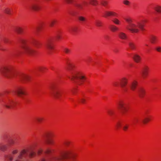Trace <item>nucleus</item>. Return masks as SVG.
Wrapping results in <instances>:
<instances>
[{"label":"nucleus","instance_id":"obj_1","mask_svg":"<svg viewBox=\"0 0 161 161\" xmlns=\"http://www.w3.org/2000/svg\"><path fill=\"white\" fill-rule=\"evenodd\" d=\"M125 21L128 23L126 29L131 33H138L140 30L143 31L145 23L147 22L146 19L142 20L141 22L135 21L133 22L132 18L130 17L125 19Z\"/></svg>","mask_w":161,"mask_h":161},{"label":"nucleus","instance_id":"obj_2","mask_svg":"<svg viewBox=\"0 0 161 161\" xmlns=\"http://www.w3.org/2000/svg\"><path fill=\"white\" fill-rule=\"evenodd\" d=\"M74 66L71 64L68 65V68L70 71L71 75L69 78L73 81L80 80V84H82L86 80L85 75L81 72L74 69Z\"/></svg>","mask_w":161,"mask_h":161},{"label":"nucleus","instance_id":"obj_3","mask_svg":"<svg viewBox=\"0 0 161 161\" xmlns=\"http://www.w3.org/2000/svg\"><path fill=\"white\" fill-rule=\"evenodd\" d=\"M72 153V151L71 150H67L58 156L54 157L51 161H61L62 159L66 158L71 155Z\"/></svg>","mask_w":161,"mask_h":161},{"label":"nucleus","instance_id":"obj_4","mask_svg":"<svg viewBox=\"0 0 161 161\" xmlns=\"http://www.w3.org/2000/svg\"><path fill=\"white\" fill-rule=\"evenodd\" d=\"M28 150L24 149L22 150L20 152L17 158L15 161H22L27 156Z\"/></svg>","mask_w":161,"mask_h":161},{"label":"nucleus","instance_id":"obj_5","mask_svg":"<svg viewBox=\"0 0 161 161\" xmlns=\"http://www.w3.org/2000/svg\"><path fill=\"white\" fill-rule=\"evenodd\" d=\"M1 74L3 75L6 76L9 73H12L11 68L9 66H4L1 68L0 70Z\"/></svg>","mask_w":161,"mask_h":161},{"label":"nucleus","instance_id":"obj_6","mask_svg":"<svg viewBox=\"0 0 161 161\" xmlns=\"http://www.w3.org/2000/svg\"><path fill=\"white\" fill-rule=\"evenodd\" d=\"M118 108L120 111L123 113L126 112L127 110L125 103L122 101H120L118 103Z\"/></svg>","mask_w":161,"mask_h":161},{"label":"nucleus","instance_id":"obj_7","mask_svg":"<svg viewBox=\"0 0 161 161\" xmlns=\"http://www.w3.org/2000/svg\"><path fill=\"white\" fill-rule=\"evenodd\" d=\"M15 103L11 99L6 100L4 103V106L7 108L10 109L14 106Z\"/></svg>","mask_w":161,"mask_h":161},{"label":"nucleus","instance_id":"obj_8","mask_svg":"<svg viewBox=\"0 0 161 161\" xmlns=\"http://www.w3.org/2000/svg\"><path fill=\"white\" fill-rule=\"evenodd\" d=\"M22 50L25 53L30 54L32 53V50L27 44L23 42L22 45Z\"/></svg>","mask_w":161,"mask_h":161},{"label":"nucleus","instance_id":"obj_9","mask_svg":"<svg viewBox=\"0 0 161 161\" xmlns=\"http://www.w3.org/2000/svg\"><path fill=\"white\" fill-rule=\"evenodd\" d=\"M128 79L126 77H123L120 80V86L122 88H125L127 84Z\"/></svg>","mask_w":161,"mask_h":161},{"label":"nucleus","instance_id":"obj_10","mask_svg":"<svg viewBox=\"0 0 161 161\" xmlns=\"http://www.w3.org/2000/svg\"><path fill=\"white\" fill-rule=\"evenodd\" d=\"M63 91L61 90H57L55 91L53 93V95L55 98L58 99L62 96Z\"/></svg>","mask_w":161,"mask_h":161},{"label":"nucleus","instance_id":"obj_11","mask_svg":"<svg viewBox=\"0 0 161 161\" xmlns=\"http://www.w3.org/2000/svg\"><path fill=\"white\" fill-rule=\"evenodd\" d=\"M16 92L17 95L20 97H22L23 95L26 94L25 89L22 87L18 88Z\"/></svg>","mask_w":161,"mask_h":161},{"label":"nucleus","instance_id":"obj_12","mask_svg":"<svg viewBox=\"0 0 161 161\" xmlns=\"http://www.w3.org/2000/svg\"><path fill=\"white\" fill-rule=\"evenodd\" d=\"M104 14L106 16H113L117 17L118 16V14L116 12L113 11L107 10L105 11L104 12Z\"/></svg>","mask_w":161,"mask_h":161},{"label":"nucleus","instance_id":"obj_13","mask_svg":"<svg viewBox=\"0 0 161 161\" xmlns=\"http://www.w3.org/2000/svg\"><path fill=\"white\" fill-rule=\"evenodd\" d=\"M47 48L49 51H52L54 49V45L52 42L49 41L47 42L46 45Z\"/></svg>","mask_w":161,"mask_h":161},{"label":"nucleus","instance_id":"obj_14","mask_svg":"<svg viewBox=\"0 0 161 161\" xmlns=\"http://www.w3.org/2000/svg\"><path fill=\"white\" fill-rule=\"evenodd\" d=\"M149 67L147 66H145L143 69L142 75L143 77L147 76L148 73Z\"/></svg>","mask_w":161,"mask_h":161},{"label":"nucleus","instance_id":"obj_15","mask_svg":"<svg viewBox=\"0 0 161 161\" xmlns=\"http://www.w3.org/2000/svg\"><path fill=\"white\" fill-rule=\"evenodd\" d=\"M133 58L134 61L136 63L140 62L141 59V56L137 54H135L134 55Z\"/></svg>","mask_w":161,"mask_h":161},{"label":"nucleus","instance_id":"obj_16","mask_svg":"<svg viewBox=\"0 0 161 161\" xmlns=\"http://www.w3.org/2000/svg\"><path fill=\"white\" fill-rule=\"evenodd\" d=\"M21 79L24 81H28L30 80L31 76L28 75L23 74L21 76Z\"/></svg>","mask_w":161,"mask_h":161},{"label":"nucleus","instance_id":"obj_17","mask_svg":"<svg viewBox=\"0 0 161 161\" xmlns=\"http://www.w3.org/2000/svg\"><path fill=\"white\" fill-rule=\"evenodd\" d=\"M52 134L51 132H48L46 134V137L48 139H49L52 136ZM47 143L50 145L53 144V141L51 139H48L47 141Z\"/></svg>","mask_w":161,"mask_h":161},{"label":"nucleus","instance_id":"obj_18","mask_svg":"<svg viewBox=\"0 0 161 161\" xmlns=\"http://www.w3.org/2000/svg\"><path fill=\"white\" fill-rule=\"evenodd\" d=\"M145 90L142 88H140L138 91V94L140 97L142 98L145 94Z\"/></svg>","mask_w":161,"mask_h":161},{"label":"nucleus","instance_id":"obj_19","mask_svg":"<svg viewBox=\"0 0 161 161\" xmlns=\"http://www.w3.org/2000/svg\"><path fill=\"white\" fill-rule=\"evenodd\" d=\"M30 8L34 10L37 11L39 9V6L38 3H34L31 5Z\"/></svg>","mask_w":161,"mask_h":161},{"label":"nucleus","instance_id":"obj_20","mask_svg":"<svg viewBox=\"0 0 161 161\" xmlns=\"http://www.w3.org/2000/svg\"><path fill=\"white\" fill-rule=\"evenodd\" d=\"M119 38L122 40H126L127 38L126 34L123 32H120L118 34Z\"/></svg>","mask_w":161,"mask_h":161},{"label":"nucleus","instance_id":"obj_21","mask_svg":"<svg viewBox=\"0 0 161 161\" xmlns=\"http://www.w3.org/2000/svg\"><path fill=\"white\" fill-rule=\"evenodd\" d=\"M113 22L117 25H120L121 24V21L117 18H113L112 20Z\"/></svg>","mask_w":161,"mask_h":161},{"label":"nucleus","instance_id":"obj_22","mask_svg":"<svg viewBox=\"0 0 161 161\" xmlns=\"http://www.w3.org/2000/svg\"><path fill=\"white\" fill-rule=\"evenodd\" d=\"M137 82L136 80H134L132 82L130 87L132 90L134 91L135 90L137 85Z\"/></svg>","mask_w":161,"mask_h":161},{"label":"nucleus","instance_id":"obj_23","mask_svg":"<svg viewBox=\"0 0 161 161\" xmlns=\"http://www.w3.org/2000/svg\"><path fill=\"white\" fill-rule=\"evenodd\" d=\"M151 42L152 43H155L158 40V37L155 36H152L150 38Z\"/></svg>","mask_w":161,"mask_h":161},{"label":"nucleus","instance_id":"obj_24","mask_svg":"<svg viewBox=\"0 0 161 161\" xmlns=\"http://www.w3.org/2000/svg\"><path fill=\"white\" fill-rule=\"evenodd\" d=\"M110 29L113 32H115L118 30V27L114 25H111L110 27Z\"/></svg>","mask_w":161,"mask_h":161},{"label":"nucleus","instance_id":"obj_25","mask_svg":"<svg viewBox=\"0 0 161 161\" xmlns=\"http://www.w3.org/2000/svg\"><path fill=\"white\" fill-rule=\"evenodd\" d=\"M155 9L157 12L161 13V6L158 5L155 8Z\"/></svg>","mask_w":161,"mask_h":161},{"label":"nucleus","instance_id":"obj_26","mask_svg":"<svg viewBox=\"0 0 161 161\" xmlns=\"http://www.w3.org/2000/svg\"><path fill=\"white\" fill-rule=\"evenodd\" d=\"M151 119L150 117H147L145 118L143 120L142 122L144 124H146L150 121Z\"/></svg>","mask_w":161,"mask_h":161},{"label":"nucleus","instance_id":"obj_27","mask_svg":"<svg viewBox=\"0 0 161 161\" xmlns=\"http://www.w3.org/2000/svg\"><path fill=\"white\" fill-rule=\"evenodd\" d=\"M129 46L130 48L132 50H134L136 49V46L135 43L133 42H130L129 43Z\"/></svg>","mask_w":161,"mask_h":161},{"label":"nucleus","instance_id":"obj_28","mask_svg":"<svg viewBox=\"0 0 161 161\" xmlns=\"http://www.w3.org/2000/svg\"><path fill=\"white\" fill-rule=\"evenodd\" d=\"M90 3L94 6L97 5L98 3L96 0H89Z\"/></svg>","mask_w":161,"mask_h":161},{"label":"nucleus","instance_id":"obj_29","mask_svg":"<svg viewBox=\"0 0 161 161\" xmlns=\"http://www.w3.org/2000/svg\"><path fill=\"white\" fill-rule=\"evenodd\" d=\"M108 3V1L106 0H103L101 2V5L105 7L107 6Z\"/></svg>","mask_w":161,"mask_h":161},{"label":"nucleus","instance_id":"obj_30","mask_svg":"<svg viewBox=\"0 0 161 161\" xmlns=\"http://www.w3.org/2000/svg\"><path fill=\"white\" fill-rule=\"evenodd\" d=\"M123 3L127 6H129L130 5V2L128 0H124L123 1Z\"/></svg>","mask_w":161,"mask_h":161},{"label":"nucleus","instance_id":"obj_31","mask_svg":"<svg viewBox=\"0 0 161 161\" xmlns=\"http://www.w3.org/2000/svg\"><path fill=\"white\" fill-rule=\"evenodd\" d=\"M4 12L7 14H10L11 12V9L10 8L6 7L4 8Z\"/></svg>","mask_w":161,"mask_h":161},{"label":"nucleus","instance_id":"obj_32","mask_svg":"<svg viewBox=\"0 0 161 161\" xmlns=\"http://www.w3.org/2000/svg\"><path fill=\"white\" fill-rule=\"evenodd\" d=\"M79 19L80 21L85 22L86 20V19L84 17L80 16L79 17Z\"/></svg>","mask_w":161,"mask_h":161},{"label":"nucleus","instance_id":"obj_33","mask_svg":"<svg viewBox=\"0 0 161 161\" xmlns=\"http://www.w3.org/2000/svg\"><path fill=\"white\" fill-rule=\"evenodd\" d=\"M36 155V153L35 152H31L30 153L29 156L30 158H32L34 157Z\"/></svg>","mask_w":161,"mask_h":161},{"label":"nucleus","instance_id":"obj_34","mask_svg":"<svg viewBox=\"0 0 161 161\" xmlns=\"http://www.w3.org/2000/svg\"><path fill=\"white\" fill-rule=\"evenodd\" d=\"M80 102L82 104L85 103L86 102V99L84 98H81L80 99Z\"/></svg>","mask_w":161,"mask_h":161},{"label":"nucleus","instance_id":"obj_35","mask_svg":"<svg viewBox=\"0 0 161 161\" xmlns=\"http://www.w3.org/2000/svg\"><path fill=\"white\" fill-rule=\"evenodd\" d=\"M78 30V28L77 27H74L71 29V32L73 33H75L77 32Z\"/></svg>","mask_w":161,"mask_h":161},{"label":"nucleus","instance_id":"obj_36","mask_svg":"<svg viewBox=\"0 0 161 161\" xmlns=\"http://www.w3.org/2000/svg\"><path fill=\"white\" fill-rule=\"evenodd\" d=\"M64 51L66 53H70V50L68 48H65L64 49Z\"/></svg>","mask_w":161,"mask_h":161},{"label":"nucleus","instance_id":"obj_37","mask_svg":"<svg viewBox=\"0 0 161 161\" xmlns=\"http://www.w3.org/2000/svg\"><path fill=\"white\" fill-rule=\"evenodd\" d=\"M96 25L97 26H101L102 25V22L99 21H97L96 23Z\"/></svg>","mask_w":161,"mask_h":161},{"label":"nucleus","instance_id":"obj_38","mask_svg":"<svg viewBox=\"0 0 161 161\" xmlns=\"http://www.w3.org/2000/svg\"><path fill=\"white\" fill-rule=\"evenodd\" d=\"M16 31L18 33H21L22 32V29L20 27H18L17 28Z\"/></svg>","mask_w":161,"mask_h":161},{"label":"nucleus","instance_id":"obj_39","mask_svg":"<svg viewBox=\"0 0 161 161\" xmlns=\"http://www.w3.org/2000/svg\"><path fill=\"white\" fill-rule=\"evenodd\" d=\"M113 85L115 87H119L120 86V83H119L118 82H114L113 84Z\"/></svg>","mask_w":161,"mask_h":161},{"label":"nucleus","instance_id":"obj_40","mask_svg":"<svg viewBox=\"0 0 161 161\" xmlns=\"http://www.w3.org/2000/svg\"><path fill=\"white\" fill-rule=\"evenodd\" d=\"M121 126V123L120 122H118L116 125V127L118 129L120 128Z\"/></svg>","mask_w":161,"mask_h":161},{"label":"nucleus","instance_id":"obj_41","mask_svg":"<svg viewBox=\"0 0 161 161\" xmlns=\"http://www.w3.org/2000/svg\"><path fill=\"white\" fill-rule=\"evenodd\" d=\"M56 38L59 40L61 38V35L60 33H58L56 35Z\"/></svg>","mask_w":161,"mask_h":161},{"label":"nucleus","instance_id":"obj_42","mask_svg":"<svg viewBox=\"0 0 161 161\" xmlns=\"http://www.w3.org/2000/svg\"><path fill=\"white\" fill-rule=\"evenodd\" d=\"M128 127L129 126L128 125H124L123 126V130L125 131H126L127 130Z\"/></svg>","mask_w":161,"mask_h":161},{"label":"nucleus","instance_id":"obj_43","mask_svg":"<svg viewBox=\"0 0 161 161\" xmlns=\"http://www.w3.org/2000/svg\"><path fill=\"white\" fill-rule=\"evenodd\" d=\"M6 148V146L4 145H1L0 146V149L2 151L4 150Z\"/></svg>","mask_w":161,"mask_h":161},{"label":"nucleus","instance_id":"obj_44","mask_svg":"<svg viewBox=\"0 0 161 161\" xmlns=\"http://www.w3.org/2000/svg\"><path fill=\"white\" fill-rule=\"evenodd\" d=\"M18 152V150L17 149H14L12 152V153L13 154H17Z\"/></svg>","mask_w":161,"mask_h":161},{"label":"nucleus","instance_id":"obj_45","mask_svg":"<svg viewBox=\"0 0 161 161\" xmlns=\"http://www.w3.org/2000/svg\"><path fill=\"white\" fill-rule=\"evenodd\" d=\"M156 50L158 52H161V47H157L156 48Z\"/></svg>","mask_w":161,"mask_h":161},{"label":"nucleus","instance_id":"obj_46","mask_svg":"<svg viewBox=\"0 0 161 161\" xmlns=\"http://www.w3.org/2000/svg\"><path fill=\"white\" fill-rule=\"evenodd\" d=\"M42 152V149H39L37 151V154L38 155H40Z\"/></svg>","mask_w":161,"mask_h":161},{"label":"nucleus","instance_id":"obj_47","mask_svg":"<svg viewBox=\"0 0 161 161\" xmlns=\"http://www.w3.org/2000/svg\"><path fill=\"white\" fill-rule=\"evenodd\" d=\"M55 21H52L50 24V25L51 26H53V25L55 23Z\"/></svg>","mask_w":161,"mask_h":161},{"label":"nucleus","instance_id":"obj_48","mask_svg":"<svg viewBox=\"0 0 161 161\" xmlns=\"http://www.w3.org/2000/svg\"><path fill=\"white\" fill-rule=\"evenodd\" d=\"M76 7H77L78 8H80V9H81V8H82V6H81V5H80L79 4H77V5H76Z\"/></svg>","mask_w":161,"mask_h":161},{"label":"nucleus","instance_id":"obj_49","mask_svg":"<svg viewBox=\"0 0 161 161\" xmlns=\"http://www.w3.org/2000/svg\"><path fill=\"white\" fill-rule=\"evenodd\" d=\"M72 0H65V1L68 3H70L72 2Z\"/></svg>","mask_w":161,"mask_h":161},{"label":"nucleus","instance_id":"obj_50","mask_svg":"<svg viewBox=\"0 0 161 161\" xmlns=\"http://www.w3.org/2000/svg\"><path fill=\"white\" fill-rule=\"evenodd\" d=\"M42 120V118H39L37 119V121L39 122H41Z\"/></svg>","mask_w":161,"mask_h":161},{"label":"nucleus","instance_id":"obj_51","mask_svg":"<svg viewBox=\"0 0 161 161\" xmlns=\"http://www.w3.org/2000/svg\"><path fill=\"white\" fill-rule=\"evenodd\" d=\"M71 161H76L75 158H73L71 159Z\"/></svg>","mask_w":161,"mask_h":161},{"label":"nucleus","instance_id":"obj_52","mask_svg":"<svg viewBox=\"0 0 161 161\" xmlns=\"http://www.w3.org/2000/svg\"><path fill=\"white\" fill-rule=\"evenodd\" d=\"M9 159L10 161H11L13 159V158L12 157H9Z\"/></svg>","mask_w":161,"mask_h":161},{"label":"nucleus","instance_id":"obj_53","mask_svg":"<svg viewBox=\"0 0 161 161\" xmlns=\"http://www.w3.org/2000/svg\"><path fill=\"white\" fill-rule=\"evenodd\" d=\"M10 143L12 145L14 144V142H13V141H11V142H10Z\"/></svg>","mask_w":161,"mask_h":161},{"label":"nucleus","instance_id":"obj_54","mask_svg":"<svg viewBox=\"0 0 161 161\" xmlns=\"http://www.w3.org/2000/svg\"><path fill=\"white\" fill-rule=\"evenodd\" d=\"M41 161H45V159L44 158L42 159Z\"/></svg>","mask_w":161,"mask_h":161},{"label":"nucleus","instance_id":"obj_55","mask_svg":"<svg viewBox=\"0 0 161 161\" xmlns=\"http://www.w3.org/2000/svg\"><path fill=\"white\" fill-rule=\"evenodd\" d=\"M146 46H148V45H146Z\"/></svg>","mask_w":161,"mask_h":161}]
</instances>
